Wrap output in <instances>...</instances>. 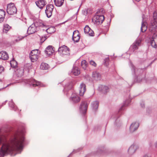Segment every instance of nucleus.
Masks as SVG:
<instances>
[{
  "label": "nucleus",
  "mask_w": 157,
  "mask_h": 157,
  "mask_svg": "<svg viewBox=\"0 0 157 157\" xmlns=\"http://www.w3.org/2000/svg\"><path fill=\"white\" fill-rule=\"evenodd\" d=\"M54 51L52 46H48L45 50V53L48 55H51L53 53Z\"/></svg>",
  "instance_id": "6ab92c4d"
},
{
  "label": "nucleus",
  "mask_w": 157,
  "mask_h": 157,
  "mask_svg": "<svg viewBox=\"0 0 157 157\" xmlns=\"http://www.w3.org/2000/svg\"><path fill=\"white\" fill-rule=\"evenodd\" d=\"M157 28V21L156 20H151L149 25V30L151 32L155 31Z\"/></svg>",
  "instance_id": "9d476101"
},
{
  "label": "nucleus",
  "mask_w": 157,
  "mask_h": 157,
  "mask_svg": "<svg viewBox=\"0 0 157 157\" xmlns=\"http://www.w3.org/2000/svg\"><path fill=\"white\" fill-rule=\"evenodd\" d=\"M4 71V67L1 66H0V74L2 72H3Z\"/></svg>",
  "instance_id": "37998d69"
},
{
  "label": "nucleus",
  "mask_w": 157,
  "mask_h": 157,
  "mask_svg": "<svg viewBox=\"0 0 157 157\" xmlns=\"http://www.w3.org/2000/svg\"><path fill=\"white\" fill-rule=\"evenodd\" d=\"M10 28V27L7 24H4L3 28V32L6 33H7Z\"/></svg>",
  "instance_id": "c756f323"
},
{
  "label": "nucleus",
  "mask_w": 157,
  "mask_h": 157,
  "mask_svg": "<svg viewBox=\"0 0 157 157\" xmlns=\"http://www.w3.org/2000/svg\"><path fill=\"white\" fill-rule=\"evenodd\" d=\"M131 66L132 67V70L133 71L135 74H139V72H142L143 71V70L142 69H136L134 66L132 64H131Z\"/></svg>",
  "instance_id": "393cba45"
},
{
  "label": "nucleus",
  "mask_w": 157,
  "mask_h": 157,
  "mask_svg": "<svg viewBox=\"0 0 157 157\" xmlns=\"http://www.w3.org/2000/svg\"><path fill=\"white\" fill-rule=\"evenodd\" d=\"M36 6L40 9H42L46 5V2L44 0H39L36 2Z\"/></svg>",
  "instance_id": "f3484780"
},
{
  "label": "nucleus",
  "mask_w": 157,
  "mask_h": 157,
  "mask_svg": "<svg viewBox=\"0 0 157 157\" xmlns=\"http://www.w3.org/2000/svg\"><path fill=\"white\" fill-rule=\"evenodd\" d=\"M147 29V23L143 22V21L142 22L141 27V31L142 32H145Z\"/></svg>",
  "instance_id": "bb28decb"
},
{
  "label": "nucleus",
  "mask_w": 157,
  "mask_h": 157,
  "mask_svg": "<svg viewBox=\"0 0 157 157\" xmlns=\"http://www.w3.org/2000/svg\"><path fill=\"white\" fill-rule=\"evenodd\" d=\"M130 102V101L129 100H128L125 101L124 105L120 108L119 111H120L121 110H122L123 109V107L124 106L128 105V104Z\"/></svg>",
  "instance_id": "f704fd0d"
},
{
  "label": "nucleus",
  "mask_w": 157,
  "mask_h": 157,
  "mask_svg": "<svg viewBox=\"0 0 157 157\" xmlns=\"http://www.w3.org/2000/svg\"><path fill=\"white\" fill-rule=\"evenodd\" d=\"M90 65L94 66V67H96V63L94 62V61L91 60L90 61Z\"/></svg>",
  "instance_id": "ea45409f"
},
{
  "label": "nucleus",
  "mask_w": 157,
  "mask_h": 157,
  "mask_svg": "<svg viewBox=\"0 0 157 157\" xmlns=\"http://www.w3.org/2000/svg\"><path fill=\"white\" fill-rule=\"evenodd\" d=\"M48 67V64H47L43 63L40 65V68L43 70H46Z\"/></svg>",
  "instance_id": "7c9ffc66"
},
{
  "label": "nucleus",
  "mask_w": 157,
  "mask_h": 157,
  "mask_svg": "<svg viewBox=\"0 0 157 157\" xmlns=\"http://www.w3.org/2000/svg\"><path fill=\"white\" fill-rule=\"evenodd\" d=\"M80 73V70L78 67H74L72 69L71 73L75 76L78 75Z\"/></svg>",
  "instance_id": "aec40b11"
},
{
  "label": "nucleus",
  "mask_w": 157,
  "mask_h": 157,
  "mask_svg": "<svg viewBox=\"0 0 157 157\" xmlns=\"http://www.w3.org/2000/svg\"><path fill=\"white\" fill-rule=\"evenodd\" d=\"M8 58V55L6 52L2 51L0 52V59L6 60H7Z\"/></svg>",
  "instance_id": "a211bd4d"
},
{
  "label": "nucleus",
  "mask_w": 157,
  "mask_h": 157,
  "mask_svg": "<svg viewBox=\"0 0 157 157\" xmlns=\"http://www.w3.org/2000/svg\"><path fill=\"white\" fill-rule=\"evenodd\" d=\"M141 40L139 38H137L133 43L131 46L129 51L133 52L134 51L138 48V47L140 46Z\"/></svg>",
  "instance_id": "39448f33"
},
{
  "label": "nucleus",
  "mask_w": 157,
  "mask_h": 157,
  "mask_svg": "<svg viewBox=\"0 0 157 157\" xmlns=\"http://www.w3.org/2000/svg\"><path fill=\"white\" fill-rule=\"evenodd\" d=\"M17 8L13 3H10L7 5V12L10 15H13L17 13Z\"/></svg>",
  "instance_id": "7ed1b4c3"
},
{
  "label": "nucleus",
  "mask_w": 157,
  "mask_h": 157,
  "mask_svg": "<svg viewBox=\"0 0 157 157\" xmlns=\"http://www.w3.org/2000/svg\"><path fill=\"white\" fill-rule=\"evenodd\" d=\"M141 105L142 107H144V104H141Z\"/></svg>",
  "instance_id": "de8ad7c7"
},
{
  "label": "nucleus",
  "mask_w": 157,
  "mask_h": 157,
  "mask_svg": "<svg viewBox=\"0 0 157 157\" xmlns=\"http://www.w3.org/2000/svg\"><path fill=\"white\" fill-rule=\"evenodd\" d=\"M6 136V133L0 132V155L4 156L8 152L13 151L20 153L23 147V136L17 132L9 142L7 141Z\"/></svg>",
  "instance_id": "f257e3e1"
},
{
  "label": "nucleus",
  "mask_w": 157,
  "mask_h": 157,
  "mask_svg": "<svg viewBox=\"0 0 157 157\" xmlns=\"http://www.w3.org/2000/svg\"><path fill=\"white\" fill-rule=\"evenodd\" d=\"M43 37L44 38V40H43V42H44L47 39V36H44Z\"/></svg>",
  "instance_id": "c03bdc74"
},
{
  "label": "nucleus",
  "mask_w": 157,
  "mask_h": 157,
  "mask_svg": "<svg viewBox=\"0 0 157 157\" xmlns=\"http://www.w3.org/2000/svg\"><path fill=\"white\" fill-rule=\"evenodd\" d=\"M88 103L86 101H83L81 103L80 106V112L83 114L86 112L87 109Z\"/></svg>",
  "instance_id": "9b49d317"
},
{
  "label": "nucleus",
  "mask_w": 157,
  "mask_h": 157,
  "mask_svg": "<svg viewBox=\"0 0 157 157\" xmlns=\"http://www.w3.org/2000/svg\"><path fill=\"white\" fill-rule=\"evenodd\" d=\"M84 32L90 36H93L94 35L93 31L87 25L84 28Z\"/></svg>",
  "instance_id": "2eb2a0df"
},
{
  "label": "nucleus",
  "mask_w": 157,
  "mask_h": 157,
  "mask_svg": "<svg viewBox=\"0 0 157 157\" xmlns=\"http://www.w3.org/2000/svg\"><path fill=\"white\" fill-rule=\"evenodd\" d=\"M40 54V52H39L38 49H35L32 51L29 55L31 61L34 62L37 61Z\"/></svg>",
  "instance_id": "20e7f679"
},
{
  "label": "nucleus",
  "mask_w": 157,
  "mask_h": 157,
  "mask_svg": "<svg viewBox=\"0 0 157 157\" xmlns=\"http://www.w3.org/2000/svg\"><path fill=\"white\" fill-rule=\"evenodd\" d=\"M70 100L74 103H77L79 102L80 99L79 96L76 93H73L70 98Z\"/></svg>",
  "instance_id": "f8f14e48"
},
{
  "label": "nucleus",
  "mask_w": 157,
  "mask_h": 157,
  "mask_svg": "<svg viewBox=\"0 0 157 157\" xmlns=\"http://www.w3.org/2000/svg\"><path fill=\"white\" fill-rule=\"evenodd\" d=\"M40 40H41V41H42L43 42V40H44V38L43 36H42V37H40Z\"/></svg>",
  "instance_id": "a18cd8bd"
},
{
  "label": "nucleus",
  "mask_w": 157,
  "mask_h": 157,
  "mask_svg": "<svg viewBox=\"0 0 157 157\" xmlns=\"http://www.w3.org/2000/svg\"><path fill=\"white\" fill-rule=\"evenodd\" d=\"M152 20H155L157 21V13L155 12L153 13V19Z\"/></svg>",
  "instance_id": "4c0bfd02"
},
{
  "label": "nucleus",
  "mask_w": 157,
  "mask_h": 157,
  "mask_svg": "<svg viewBox=\"0 0 157 157\" xmlns=\"http://www.w3.org/2000/svg\"><path fill=\"white\" fill-rule=\"evenodd\" d=\"M72 40L75 42H78L80 39L79 33L78 31H75L73 33Z\"/></svg>",
  "instance_id": "4468645a"
},
{
  "label": "nucleus",
  "mask_w": 157,
  "mask_h": 157,
  "mask_svg": "<svg viewBox=\"0 0 157 157\" xmlns=\"http://www.w3.org/2000/svg\"><path fill=\"white\" fill-rule=\"evenodd\" d=\"M16 75L18 77H21L23 75L24 69L23 68L21 67L15 71Z\"/></svg>",
  "instance_id": "4be33fe9"
},
{
  "label": "nucleus",
  "mask_w": 157,
  "mask_h": 157,
  "mask_svg": "<svg viewBox=\"0 0 157 157\" xmlns=\"http://www.w3.org/2000/svg\"><path fill=\"white\" fill-rule=\"evenodd\" d=\"M136 1H137V2H139V1H140V0H136Z\"/></svg>",
  "instance_id": "09e8293b"
},
{
  "label": "nucleus",
  "mask_w": 157,
  "mask_h": 157,
  "mask_svg": "<svg viewBox=\"0 0 157 157\" xmlns=\"http://www.w3.org/2000/svg\"><path fill=\"white\" fill-rule=\"evenodd\" d=\"M44 25L39 21H36L32 24L28 28L27 31L28 34H32L37 32L39 29V27H44Z\"/></svg>",
  "instance_id": "f03ea898"
},
{
  "label": "nucleus",
  "mask_w": 157,
  "mask_h": 157,
  "mask_svg": "<svg viewBox=\"0 0 157 157\" xmlns=\"http://www.w3.org/2000/svg\"><path fill=\"white\" fill-rule=\"evenodd\" d=\"M99 89L104 94L106 93L107 92H108L109 90V87L105 86H101L99 87Z\"/></svg>",
  "instance_id": "412c9836"
},
{
  "label": "nucleus",
  "mask_w": 157,
  "mask_h": 157,
  "mask_svg": "<svg viewBox=\"0 0 157 157\" xmlns=\"http://www.w3.org/2000/svg\"><path fill=\"white\" fill-rule=\"evenodd\" d=\"M24 82L26 84H29L30 86H32L33 87L41 86V83L35 80L33 78L25 80Z\"/></svg>",
  "instance_id": "0eeeda50"
},
{
  "label": "nucleus",
  "mask_w": 157,
  "mask_h": 157,
  "mask_svg": "<svg viewBox=\"0 0 157 157\" xmlns=\"http://www.w3.org/2000/svg\"><path fill=\"white\" fill-rule=\"evenodd\" d=\"M152 38V40L157 43V32L153 34Z\"/></svg>",
  "instance_id": "72a5a7b5"
},
{
  "label": "nucleus",
  "mask_w": 157,
  "mask_h": 157,
  "mask_svg": "<svg viewBox=\"0 0 157 157\" xmlns=\"http://www.w3.org/2000/svg\"><path fill=\"white\" fill-rule=\"evenodd\" d=\"M139 124L138 122H135L132 123L130 127V130L131 132H133L138 128Z\"/></svg>",
  "instance_id": "dca6fc26"
},
{
  "label": "nucleus",
  "mask_w": 157,
  "mask_h": 157,
  "mask_svg": "<svg viewBox=\"0 0 157 157\" xmlns=\"http://www.w3.org/2000/svg\"><path fill=\"white\" fill-rule=\"evenodd\" d=\"M151 46L153 48H156L157 47V43L151 40Z\"/></svg>",
  "instance_id": "c9c22d12"
},
{
  "label": "nucleus",
  "mask_w": 157,
  "mask_h": 157,
  "mask_svg": "<svg viewBox=\"0 0 157 157\" xmlns=\"http://www.w3.org/2000/svg\"><path fill=\"white\" fill-rule=\"evenodd\" d=\"M10 64L11 67L13 68H15L17 65V62L13 60L10 61Z\"/></svg>",
  "instance_id": "473e14b6"
},
{
  "label": "nucleus",
  "mask_w": 157,
  "mask_h": 157,
  "mask_svg": "<svg viewBox=\"0 0 157 157\" xmlns=\"http://www.w3.org/2000/svg\"><path fill=\"white\" fill-rule=\"evenodd\" d=\"M88 64L85 60H83L81 62V66L82 68L86 70Z\"/></svg>",
  "instance_id": "2f4dec72"
},
{
  "label": "nucleus",
  "mask_w": 157,
  "mask_h": 157,
  "mask_svg": "<svg viewBox=\"0 0 157 157\" xmlns=\"http://www.w3.org/2000/svg\"><path fill=\"white\" fill-rule=\"evenodd\" d=\"M86 86L84 83L80 84L79 87V94L80 96H83L86 91Z\"/></svg>",
  "instance_id": "ddd939ff"
},
{
  "label": "nucleus",
  "mask_w": 157,
  "mask_h": 157,
  "mask_svg": "<svg viewBox=\"0 0 157 157\" xmlns=\"http://www.w3.org/2000/svg\"><path fill=\"white\" fill-rule=\"evenodd\" d=\"M143 157H150V156L147 155H144Z\"/></svg>",
  "instance_id": "49530a36"
},
{
  "label": "nucleus",
  "mask_w": 157,
  "mask_h": 157,
  "mask_svg": "<svg viewBox=\"0 0 157 157\" xmlns=\"http://www.w3.org/2000/svg\"><path fill=\"white\" fill-rule=\"evenodd\" d=\"M58 51L59 53L62 55H69L70 54L69 49L65 45L59 47Z\"/></svg>",
  "instance_id": "423d86ee"
},
{
  "label": "nucleus",
  "mask_w": 157,
  "mask_h": 157,
  "mask_svg": "<svg viewBox=\"0 0 157 157\" xmlns=\"http://www.w3.org/2000/svg\"><path fill=\"white\" fill-rule=\"evenodd\" d=\"M105 19V17L103 15H97L95 16L94 18L93 21L97 25L102 23Z\"/></svg>",
  "instance_id": "6e6552de"
},
{
  "label": "nucleus",
  "mask_w": 157,
  "mask_h": 157,
  "mask_svg": "<svg viewBox=\"0 0 157 157\" xmlns=\"http://www.w3.org/2000/svg\"><path fill=\"white\" fill-rule=\"evenodd\" d=\"M5 16V11L2 9H0V23L3 21Z\"/></svg>",
  "instance_id": "a878e982"
},
{
  "label": "nucleus",
  "mask_w": 157,
  "mask_h": 157,
  "mask_svg": "<svg viewBox=\"0 0 157 157\" xmlns=\"http://www.w3.org/2000/svg\"><path fill=\"white\" fill-rule=\"evenodd\" d=\"M55 5L57 6H61L64 3V0H54Z\"/></svg>",
  "instance_id": "5701e85b"
},
{
  "label": "nucleus",
  "mask_w": 157,
  "mask_h": 157,
  "mask_svg": "<svg viewBox=\"0 0 157 157\" xmlns=\"http://www.w3.org/2000/svg\"><path fill=\"white\" fill-rule=\"evenodd\" d=\"M1 90V89H0V90Z\"/></svg>",
  "instance_id": "3c124183"
},
{
  "label": "nucleus",
  "mask_w": 157,
  "mask_h": 157,
  "mask_svg": "<svg viewBox=\"0 0 157 157\" xmlns=\"http://www.w3.org/2000/svg\"><path fill=\"white\" fill-rule=\"evenodd\" d=\"M136 150V146L134 145H132L128 150V152L130 155L133 154Z\"/></svg>",
  "instance_id": "b1692460"
},
{
  "label": "nucleus",
  "mask_w": 157,
  "mask_h": 157,
  "mask_svg": "<svg viewBox=\"0 0 157 157\" xmlns=\"http://www.w3.org/2000/svg\"><path fill=\"white\" fill-rule=\"evenodd\" d=\"M1 81V80H0V82Z\"/></svg>",
  "instance_id": "8fccbe9b"
},
{
  "label": "nucleus",
  "mask_w": 157,
  "mask_h": 157,
  "mask_svg": "<svg viewBox=\"0 0 157 157\" xmlns=\"http://www.w3.org/2000/svg\"><path fill=\"white\" fill-rule=\"evenodd\" d=\"M53 8V5L52 4L48 5L46 6L45 12L48 17L49 18L51 16Z\"/></svg>",
  "instance_id": "1a4fd4ad"
},
{
  "label": "nucleus",
  "mask_w": 157,
  "mask_h": 157,
  "mask_svg": "<svg viewBox=\"0 0 157 157\" xmlns=\"http://www.w3.org/2000/svg\"><path fill=\"white\" fill-rule=\"evenodd\" d=\"M98 105L99 102L97 101H94L92 103V107L94 111H96L97 109Z\"/></svg>",
  "instance_id": "c85d7f7f"
},
{
  "label": "nucleus",
  "mask_w": 157,
  "mask_h": 157,
  "mask_svg": "<svg viewBox=\"0 0 157 157\" xmlns=\"http://www.w3.org/2000/svg\"><path fill=\"white\" fill-rule=\"evenodd\" d=\"M27 36V35H25V36H20L18 37V38L16 40H17V41L21 40H22V39H24L25 38V36Z\"/></svg>",
  "instance_id": "a19ab883"
},
{
  "label": "nucleus",
  "mask_w": 157,
  "mask_h": 157,
  "mask_svg": "<svg viewBox=\"0 0 157 157\" xmlns=\"http://www.w3.org/2000/svg\"><path fill=\"white\" fill-rule=\"evenodd\" d=\"M9 105L13 109L15 107L14 104L12 101L10 102L9 103Z\"/></svg>",
  "instance_id": "58836bf2"
},
{
  "label": "nucleus",
  "mask_w": 157,
  "mask_h": 157,
  "mask_svg": "<svg viewBox=\"0 0 157 157\" xmlns=\"http://www.w3.org/2000/svg\"><path fill=\"white\" fill-rule=\"evenodd\" d=\"M54 28L53 27H50L46 30L47 33H52L53 32V31H52V29H54Z\"/></svg>",
  "instance_id": "e433bc0d"
},
{
  "label": "nucleus",
  "mask_w": 157,
  "mask_h": 157,
  "mask_svg": "<svg viewBox=\"0 0 157 157\" xmlns=\"http://www.w3.org/2000/svg\"><path fill=\"white\" fill-rule=\"evenodd\" d=\"M92 76L94 79L98 80L101 78V75L98 72L94 71L93 72Z\"/></svg>",
  "instance_id": "cd10ccee"
},
{
  "label": "nucleus",
  "mask_w": 157,
  "mask_h": 157,
  "mask_svg": "<svg viewBox=\"0 0 157 157\" xmlns=\"http://www.w3.org/2000/svg\"><path fill=\"white\" fill-rule=\"evenodd\" d=\"M109 59L108 58L105 59L104 60V61L105 62V64L107 66V63H108V62L109 61Z\"/></svg>",
  "instance_id": "79ce46f5"
}]
</instances>
